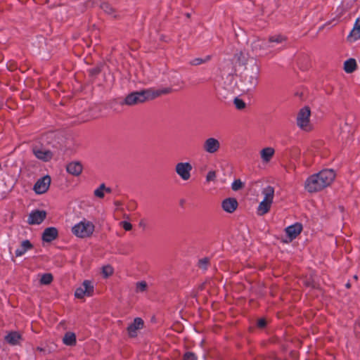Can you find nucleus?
<instances>
[{"label":"nucleus","mask_w":360,"mask_h":360,"mask_svg":"<svg viewBox=\"0 0 360 360\" xmlns=\"http://www.w3.org/2000/svg\"><path fill=\"white\" fill-rule=\"evenodd\" d=\"M171 92L172 89L169 87L159 89L150 88L141 91H133L129 94L120 104L129 106L136 105L155 99L162 95L168 94Z\"/></svg>","instance_id":"obj_1"},{"label":"nucleus","mask_w":360,"mask_h":360,"mask_svg":"<svg viewBox=\"0 0 360 360\" xmlns=\"http://www.w3.org/2000/svg\"><path fill=\"white\" fill-rule=\"evenodd\" d=\"M335 177L333 169H323L317 174L310 176L305 181V188L309 193L319 191L330 185Z\"/></svg>","instance_id":"obj_2"},{"label":"nucleus","mask_w":360,"mask_h":360,"mask_svg":"<svg viewBox=\"0 0 360 360\" xmlns=\"http://www.w3.org/2000/svg\"><path fill=\"white\" fill-rule=\"evenodd\" d=\"M260 68L253 60L250 61L248 66L245 68L242 76L241 83L243 91H250L254 90L259 81Z\"/></svg>","instance_id":"obj_3"},{"label":"nucleus","mask_w":360,"mask_h":360,"mask_svg":"<svg viewBox=\"0 0 360 360\" xmlns=\"http://www.w3.org/2000/svg\"><path fill=\"white\" fill-rule=\"evenodd\" d=\"M94 229L95 226L91 221L83 219L72 227V231L77 237L84 238L90 237Z\"/></svg>","instance_id":"obj_4"},{"label":"nucleus","mask_w":360,"mask_h":360,"mask_svg":"<svg viewBox=\"0 0 360 360\" xmlns=\"http://www.w3.org/2000/svg\"><path fill=\"white\" fill-rule=\"evenodd\" d=\"M311 110L309 107L302 108L297 115V125L302 130L309 131L311 129L310 124Z\"/></svg>","instance_id":"obj_5"},{"label":"nucleus","mask_w":360,"mask_h":360,"mask_svg":"<svg viewBox=\"0 0 360 360\" xmlns=\"http://www.w3.org/2000/svg\"><path fill=\"white\" fill-rule=\"evenodd\" d=\"M175 172L183 181H188L191 176L193 167L188 162H180L175 165Z\"/></svg>","instance_id":"obj_6"},{"label":"nucleus","mask_w":360,"mask_h":360,"mask_svg":"<svg viewBox=\"0 0 360 360\" xmlns=\"http://www.w3.org/2000/svg\"><path fill=\"white\" fill-rule=\"evenodd\" d=\"M202 148L208 154H215L219 150L221 143L218 139L214 137H209L203 141Z\"/></svg>","instance_id":"obj_7"},{"label":"nucleus","mask_w":360,"mask_h":360,"mask_svg":"<svg viewBox=\"0 0 360 360\" xmlns=\"http://www.w3.org/2000/svg\"><path fill=\"white\" fill-rule=\"evenodd\" d=\"M94 291V286L91 281H84L82 285L77 288L75 292V295L77 298H83L84 296H91Z\"/></svg>","instance_id":"obj_8"},{"label":"nucleus","mask_w":360,"mask_h":360,"mask_svg":"<svg viewBox=\"0 0 360 360\" xmlns=\"http://www.w3.org/2000/svg\"><path fill=\"white\" fill-rule=\"evenodd\" d=\"M51 184V177L44 176L37 181L33 190L37 194H43L47 191Z\"/></svg>","instance_id":"obj_9"},{"label":"nucleus","mask_w":360,"mask_h":360,"mask_svg":"<svg viewBox=\"0 0 360 360\" xmlns=\"http://www.w3.org/2000/svg\"><path fill=\"white\" fill-rule=\"evenodd\" d=\"M32 152L37 159L44 162H48L53 158L52 152L41 146L33 147Z\"/></svg>","instance_id":"obj_10"},{"label":"nucleus","mask_w":360,"mask_h":360,"mask_svg":"<svg viewBox=\"0 0 360 360\" xmlns=\"http://www.w3.org/2000/svg\"><path fill=\"white\" fill-rule=\"evenodd\" d=\"M46 216L45 211L36 210L30 214L27 221L30 224H39L44 220Z\"/></svg>","instance_id":"obj_11"},{"label":"nucleus","mask_w":360,"mask_h":360,"mask_svg":"<svg viewBox=\"0 0 360 360\" xmlns=\"http://www.w3.org/2000/svg\"><path fill=\"white\" fill-rule=\"evenodd\" d=\"M238 203L236 199L229 198L221 202L222 209L228 213H233L238 207Z\"/></svg>","instance_id":"obj_12"},{"label":"nucleus","mask_w":360,"mask_h":360,"mask_svg":"<svg viewBox=\"0 0 360 360\" xmlns=\"http://www.w3.org/2000/svg\"><path fill=\"white\" fill-rule=\"evenodd\" d=\"M302 226L301 224L296 223L285 229V233L291 239L295 238L302 231Z\"/></svg>","instance_id":"obj_13"},{"label":"nucleus","mask_w":360,"mask_h":360,"mask_svg":"<svg viewBox=\"0 0 360 360\" xmlns=\"http://www.w3.org/2000/svg\"><path fill=\"white\" fill-rule=\"evenodd\" d=\"M58 235V230L55 227L46 228L42 234V240L45 242H51L55 240Z\"/></svg>","instance_id":"obj_14"},{"label":"nucleus","mask_w":360,"mask_h":360,"mask_svg":"<svg viewBox=\"0 0 360 360\" xmlns=\"http://www.w3.org/2000/svg\"><path fill=\"white\" fill-rule=\"evenodd\" d=\"M143 326V321L141 318H136L134 322L131 323L128 328V333L130 337H135L136 335V331L141 328Z\"/></svg>","instance_id":"obj_15"},{"label":"nucleus","mask_w":360,"mask_h":360,"mask_svg":"<svg viewBox=\"0 0 360 360\" xmlns=\"http://www.w3.org/2000/svg\"><path fill=\"white\" fill-rule=\"evenodd\" d=\"M262 194L264 197L262 201L273 203L274 198V188L271 186H268L264 188L262 191Z\"/></svg>","instance_id":"obj_16"},{"label":"nucleus","mask_w":360,"mask_h":360,"mask_svg":"<svg viewBox=\"0 0 360 360\" xmlns=\"http://www.w3.org/2000/svg\"><path fill=\"white\" fill-rule=\"evenodd\" d=\"M275 46L271 45L269 39L266 40H257L253 42L252 48L254 50H267L274 48Z\"/></svg>","instance_id":"obj_17"},{"label":"nucleus","mask_w":360,"mask_h":360,"mask_svg":"<svg viewBox=\"0 0 360 360\" xmlns=\"http://www.w3.org/2000/svg\"><path fill=\"white\" fill-rule=\"evenodd\" d=\"M67 171L74 176H78L82 171V166L79 162H70L67 165Z\"/></svg>","instance_id":"obj_18"},{"label":"nucleus","mask_w":360,"mask_h":360,"mask_svg":"<svg viewBox=\"0 0 360 360\" xmlns=\"http://www.w3.org/2000/svg\"><path fill=\"white\" fill-rule=\"evenodd\" d=\"M32 248V245L28 240H23L20 246L15 250V256L21 257L22 256L27 250H31Z\"/></svg>","instance_id":"obj_19"},{"label":"nucleus","mask_w":360,"mask_h":360,"mask_svg":"<svg viewBox=\"0 0 360 360\" xmlns=\"http://www.w3.org/2000/svg\"><path fill=\"white\" fill-rule=\"evenodd\" d=\"M348 40L354 41L360 38V20H357L354 25V28L350 32L347 37Z\"/></svg>","instance_id":"obj_20"},{"label":"nucleus","mask_w":360,"mask_h":360,"mask_svg":"<svg viewBox=\"0 0 360 360\" xmlns=\"http://www.w3.org/2000/svg\"><path fill=\"white\" fill-rule=\"evenodd\" d=\"M275 153V150L271 147H266L260 151V156L263 162H268L272 158Z\"/></svg>","instance_id":"obj_21"},{"label":"nucleus","mask_w":360,"mask_h":360,"mask_svg":"<svg viewBox=\"0 0 360 360\" xmlns=\"http://www.w3.org/2000/svg\"><path fill=\"white\" fill-rule=\"evenodd\" d=\"M271 203L261 201L257 207V213L259 216H263L270 210Z\"/></svg>","instance_id":"obj_22"},{"label":"nucleus","mask_w":360,"mask_h":360,"mask_svg":"<svg viewBox=\"0 0 360 360\" xmlns=\"http://www.w3.org/2000/svg\"><path fill=\"white\" fill-rule=\"evenodd\" d=\"M356 68V60L353 58L347 60L344 63V70L347 73L353 72Z\"/></svg>","instance_id":"obj_23"},{"label":"nucleus","mask_w":360,"mask_h":360,"mask_svg":"<svg viewBox=\"0 0 360 360\" xmlns=\"http://www.w3.org/2000/svg\"><path fill=\"white\" fill-rule=\"evenodd\" d=\"M20 339V335L16 332H11L5 337L6 342L13 345H17Z\"/></svg>","instance_id":"obj_24"},{"label":"nucleus","mask_w":360,"mask_h":360,"mask_svg":"<svg viewBox=\"0 0 360 360\" xmlns=\"http://www.w3.org/2000/svg\"><path fill=\"white\" fill-rule=\"evenodd\" d=\"M63 343L66 345L72 346L76 343V336L73 333H66L63 339Z\"/></svg>","instance_id":"obj_25"},{"label":"nucleus","mask_w":360,"mask_h":360,"mask_svg":"<svg viewBox=\"0 0 360 360\" xmlns=\"http://www.w3.org/2000/svg\"><path fill=\"white\" fill-rule=\"evenodd\" d=\"M271 44L274 46V44H280L286 41V37L281 34H275L269 37V38Z\"/></svg>","instance_id":"obj_26"},{"label":"nucleus","mask_w":360,"mask_h":360,"mask_svg":"<svg viewBox=\"0 0 360 360\" xmlns=\"http://www.w3.org/2000/svg\"><path fill=\"white\" fill-rule=\"evenodd\" d=\"M104 191L107 193H110L111 190L110 188L105 187L104 184L100 185V186L94 191V195L100 198L104 197Z\"/></svg>","instance_id":"obj_27"},{"label":"nucleus","mask_w":360,"mask_h":360,"mask_svg":"<svg viewBox=\"0 0 360 360\" xmlns=\"http://www.w3.org/2000/svg\"><path fill=\"white\" fill-rule=\"evenodd\" d=\"M210 59V56H207L205 58H195L190 61V64L191 65H200L201 64L205 63L209 61Z\"/></svg>","instance_id":"obj_28"},{"label":"nucleus","mask_w":360,"mask_h":360,"mask_svg":"<svg viewBox=\"0 0 360 360\" xmlns=\"http://www.w3.org/2000/svg\"><path fill=\"white\" fill-rule=\"evenodd\" d=\"M148 289V284L146 281H142L136 283L135 291L137 293L146 292Z\"/></svg>","instance_id":"obj_29"},{"label":"nucleus","mask_w":360,"mask_h":360,"mask_svg":"<svg viewBox=\"0 0 360 360\" xmlns=\"http://www.w3.org/2000/svg\"><path fill=\"white\" fill-rule=\"evenodd\" d=\"M53 281V276L51 274H44L41 276L40 282L41 284L48 285Z\"/></svg>","instance_id":"obj_30"},{"label":"nucleus","mask_w":360,"mask_h":360,"mask_svg":"<svg viewBox=\"0 0 360 360\" xmlns=\"http://www.w3.org/2000/svg\"><path fill=\"white\" fill-rule=\"evenodd\" d=\"M101 8L108 14L112 15L114 13L113 8L108 3H103L101 4Z\"/></svg>","instance_id":"obj_31"},{"label":"nucleus","mask_w":360,"mask_h":360,"mask_svg":"<svg viewBox=\"0 0 360 360\" xmlns=\"http://www.w3.org/2000/svg\"><path fill=\"white\" fill-rule=\"evenodd\" d=\"M243 187V183L240 179L235 180L231 185V188L233 191H238Z\"/></svg>","instance_id":"obj_32"},{"label":"nucleus","mask_w":360,"mask_h":360,"mask_svg":"<svg viewBox=\"0 0 360 360\" xmlns=\"http://www.w3.org/2000/svg\"><path fill=\"white\" fill-rule=\"evenodd\" d=\"M102 273L104 276V277L107 278L109 276L112 275L113 273V269L111 266H105L103 267Z\"/></svg>","instance_id":"obj_33"},{"label":"nucleus","mask_w":360,"mask_h":360,"mask_svg":"<svg viewBox=\"0 0 360 360\" xmlns=\"http://www.w3.org/2000/svg\"><path fill=\"white\" fill-rule=\"evenodd\" d=\"M209 264V259L207 257L202 258L199 260L198 266L200 269L205 270L207 268Z\"/></svg>","instance_id":"obj_34"},{"label":"nucleus","mask_w":360,"mask_h":360,"mask_svg":"<svg viewBox=\"0 0 360 360\" xmlns=\"http://www.w3.org/2000/svg\"><path fill=\"white\" fill-rule=\"evenodd\" d=\"M233 103H234L236 108L238 109V110H242V109H243L245 107V102L243 100H241V99H240L238 98H236L234 99Z\"/></svg>","instance_id":"obj_35"},{"label":"nucleus","mask_w":360,"mask_h":360,"mask_svg":"<svg viewBox=\"0 0 360 360\" xmlns=\"http://www.w3.org/2000/svg\"><path fill=\"white\" fill-rule=\"evenodd\" d=\"M217 177L215 171H210L206 176L207 181H214Z\"/></svg>","instance_id":"obj_36"},{"label":"nucleus","mask_w":360,"mask_h":360,"mask_svg":"<svg viewBox=\"0 0 360 360\" xmlns=\"http://www.w3.org/2000/svg\"><path fill=\"white\" fill-rule=\"evenodd\" d=\"M197 357L195 354L193 352H186L184 355V360H196Z\"/></svg>","instance_id":"obj_37"},{"label":"nucleus","mask_w":360,"mask_h":360,"mask_svg":"<svg viewBox=\"0 0 360 360\" xmlns=\"http://www.w3.org/2000/svg\"><path fill=\"white\" fill-rule=\"evenodd\" d=\"M120 225L125 230V231H130L132 229V225L131 223L122 221H120Z\"/></svg>","instance_id":"obj_38"},{"label":"nucleus","mask_w":360,"mask_h":360,"mask_svg":"<svg viewBox=\"0 0 360 360\" xmlns=\"http://www.w3.org/2000/svg\"><path fill=\"white\" fill-rule=\"evenodd\" d=\"M257 326L259 328H264L266 326V321L264 319H261L257 322Z\"/></svg>","instance_id":"obj_39"},{"label":"nucleus","mask_w":360,"mask_h":360,"mask_svg":"<svg viewBox=\"0 0 360 360\" xmlns=\"http://www.w3.org/2000/svg\"><path fill=\"white\" fill-rule=\"evenodd\" d=\"M139 226L143 229H145L147 226L146 221L144 219H141L139 223Z\"/></svg>","instance_id":"obj_40"},{"label":"nucleus","mask_w":360,"mask_h":360,"mask_svg":"<svg viewBox=\"0 0 360 360\" xmlns=\"http://www.w3.org/2000/svg\"><path fill=\"white\" fill-rule=\"evenodd\" d=\"M36 352H39V353H41V354H46V349L42 348V347H37L36 348Z\"/></svg>","instance_id":"obj_41"},{"label":"nucleus","mask_w":360,"mask_h":360,"mask_svg":"<svg viewBox=\"0 0 360 360\" xmlns=\"http://www.w3.org/2000/svg\"><path fill=\"white\" fill-rule=\"evenodd\" d=\"M99 72H100V70L97 69V68L91 70L92 74H98Z\"/></svg>","instance_id":"obj_42"},{"label":"nucleus","mask_w":360,"mask_h":360,"mask_svg":"<svg viewBox=\"0 0 360 360\" xmlns=\"http://www.w3.org/2000/svg\"><path fill=\"white\" fill-rule=\"evenodd\" d=\"M346 287H347V288H349L350 287V284H349V283H347L346 284Z\"/></svg>","instance_id":"obj_43"},{"label":"nucleus","mask_w":360,"mask_h":360,"mask_svg":"<svg viewBox=\"0 0 360 360\" xmlns=\"http://www.w3.org/2000/svg\"><path fill=\"white\" fill-rule=\"evenodd\" d=\"M282 49H283L282 47L278 48V51H280V50H281Z\"/></svg>","instance_id":"obj_44"}]
</instances>
